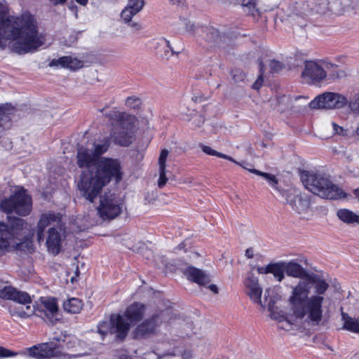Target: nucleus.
<instances>
[{
	"instance_id": "obj_1",
	"label": "nucleus",
	"mask_w": 359,
	"mask_h": 359,
	"mask_svg": "<svg viewBox=\"0 0 359 359\" xmlns=\"http://www.w3.org/2000/svg\"><path fill=\"white\" fill-rule=\"evenodd\" d=\"M285 274L302 279L292 287L289 297L292 311L297 318H306L313 325H320L323 318L325 294L329 283L323 277L309 273L294 260L284 262Z\"/></svg>"
},
{
	"instance_id": "obj_2",
	"label": "nucleus",
	"mask_w": 359,
	"mask_h": 359,
	"mask_svg": "<svg viewBox=\"0 0 359 359\" xmlns=\"http://www.w3.org/2000/svg\"><path fill=\"white\" fill-rule=\"evenodd\" d=\"M6 0H0V50L8 45L18 55L34 53L46 43V36L38 30L34 15L25 11L18 16L8 15Z\"/></svg>"
},
{
	"instance_id": "obj_3",
	"label": "nucleus",
	"mask_w": 359,
	"mask_h": 359,
	"mask_svg": "<svg viewBox=\"0 0 359 359\" xmlns=\"http://www.w3.org/2000/svg\"><path fill=\"white\" fill-rule=\"evenodd\" d=\"M123 174V167L118 159H105L100 162L96 170L82 171L77 182L79 194L86 201L93 203L111 181L119 183Z\"/></svg>"
},
{
	"instance_id": "obj_4",
	"label": "nucleus",
	"mask_w": 359,
	"mask_h": 359,
	"mask_svg": "<svg viewBox=\"0 0 359 359\" xmlns=\"http://www.w3.org/2000/svg\"><path fill=\"white\" fill-rule=\"evenodd\" d=\"M105 116L113 121L111 136L114 142L121 146H129L135 138L136 118L116 109L110 110Z\"/></svg>"
},
{
	"instance_id": "obj_5",
	"label": "nucleus",
	"mask_w": 359,
	"mask_h": 359,
	"mask_svg": "<svg viewBox=\"0 0 359 359\" xmlns=\"http://www.w3.org/2000/svg\"><path fill=\"white\" fill-rule=\"evenodd\" d=\"M301 180L306 189L320 198L336 200L346 196L339 187L319 173L304 170L301 172Z\"/></svg>"
},
{
	"instance_id": "obj_6",
	"label": "nucleus",
	"mask_w": 359,
	"mask_h": 359,
	"mask_svg": "<svg viewBox=\"0 0 359 359\" xmlns=\"http://www.w3.org/2000/svg\"><path fill=\"white\" fill-rule=\"evenodd\" d=\"M58 310L56 299L53 297H41L36 308L32 307L27 304L25 308L20 306L15 308L13 306L9 307V313L13 316H18L20 318H25L29 317L32 314L50 322L53 321V318L57 314Z\"/></svg>"
},
{
	"instance_id": "obj_7",
	"label": "nucleus",
	"mask_w": 359,
	"mask_h": 359,
	"mask_svg": "<svg viewBox=\"0 0 359 359\" xmlns=\"http://www.w3.org/2000/svg\"><path fill=\"white\" fill-rule=\"evenodd\" d=\"M31 196L23 187H18L8 197L0 203L1 210L6 213H16L20 216H26L32 210Z\"/></svg>"
},
{
	"instance_id": "obj_8",
	"label": "nucleus",
	"mask_w": 359,
	"mask_h": 359,
	"mask_svg": "<svg viewBox=\"0 0 359 359\" xmlns=\"http://www.w3.org/2000/svg\"><path fill=\"white\" fill-rule=\"evenodd\" d=\"M26 225L27 223L21 218H15L11 225L0 223V255L20 244L22 231Z\"/></svg>"
},
{
	"instance_id": "obj_9",
	"label": "nucleus",
	"mask_w": 359,
	"mask_h": 359,
	"mask_svg": "<svg viewBox=\"0 0 359 359\" xmlns=\"http://www.w3.org/2000/svg\"><path fill=\"white\" fill-rule=\"evenodd\" d=\"M337 68V65L327 60H306L302 77L309 84L319 85L327 79L328 72Z\"/></svg>"
},
{
	"instance_id": "obj_10",
	"label": "nucleus",
	"mask_w": 359,
	"mask_h": 359,
	"mask_svg": "<svg viewBox=\"0 0 359 359\" xmlns=\"http://www.w3.org/2000/svg\"><path fill=\"white\" fill-rule=\"evenodd\" d=\"M123 202L114 194L107 193L100 198L97 212L103 220L113 219L123 212Z\"/></svg>"
},
{
	"instance_id": "obj_11",
	"label": "nucleus",
	"mask_w": 359,
	"mask_h": 359,
	"mask_svg": "<svg viewBox=\"0 0 359 359\" xmlns=\"http://www.w3.org/2000/svg\"><path fill=\"white\" fill-rule=\"evenodd\" d=\"M130 330V323L120 314H114L109 320L100 322L97 325V331L102 337L108 333L115 334L120 339H123Z\"/></svg>"
},
{
	"instance_id": "obj_12",
	"label": "nucleus",
	"mask_w": 359,
	"mask_h": 359,
	"mask_svg": "<svg viewBox=\"0 0 359 359\" xmlns=\"http://www.w3.org/2000/svg\"><path fill=\"white\" fill-rule=\"evenodd\" d=\"M347 104V97L341 93L325 92L316 96L309 102V107L313 109H339Z\"/></svg>"
},
{
	"instance_id": "obj_13",
	"label": "nucleus",
	"mask_w": 359,
	"mask_h": 359,
	"mask_svg": "<svg viewBox=\"0 0 359 359\" xmlns=\"http://www.w3.org/2000/svg\"><path fill=\"white\" fill-rule=\"evenodd\" d=\"M26 351L29 356L36 359H50L52 358L72 359L75 358L74 355L64 354L62 352L61 346L57 345L54 341L33 346L27 348Z\"/></svg>"
},
{
	"instance_id": "obj_14",
	"label": "nucleus",
	"mask_w": 359,
	"mask_h": 359,
	"mask_svg": "<svg viewBox=\"0 0 359 359\" xmlns=\"http://www.w3.org/2000/svg\"><path fill=\"white\" fill-rule=\"evenodd\" d=\"M168 311H162L160 313L152 316L145 319L139 324L133 331L135 338H144L154 334L157 328L163 323L168 320Z\"/></svg>"
},
{
	"instance_id": "obj_15",
	"label": "nucleus",
	"mask_w": 359,
	"mask_h": 359,
	"mask_svg": "<svg viewBox=\"0 0 359 359\" xmlns=\"http://www.w3.org/2000/svg\"><path fill=\"white\" fill-rule=\"evenodd\" d=\"M287 203L299 215L306 214L309 210L310 201L306 196L300 194L295 188H289L281 192Z\"/></svg>"
},
{
	"instance_id": "obj_16",
	"label": "nucleus",
	"mask_w": 359,
	"mask_h": 359,
	"mask_svg": "<svg viewBox=\"0 0 359 359\" xmlns=\"http://www.w3.org/2000/svg\"><path fill=\"white\" fill-rule=\"evenodd\" d=\"M46 245L48 252L57 255L62 248V242L66 238V231L62 225L49 227L46 232Z\"/></svg>"
},
{
	"instance_id": "obj_17",
	"label": "nucleus",
	"mask_w": 359,
	"mask_h": 359,
	"mask_svg": "<svg viewBox=\"0 0 359 359\" xmlns=\"http://www.w3.org/2000/svg\"><path fill=\"white\" fill-rule=\"evenodd\" d=\"M105 159L111 158H103L99 160L90 148L83 147H79L76 154V163L81 168H86L85 170H96L98 165Z\"/></svg>"
},
{
	"instance_id": "obj_18",
	"label": "nucleus",
	"mask_w": 359,
	"mask_h": 359,
	"mask_svg": "<svg viewBox=\"0 0 359 359\" xmlns=\"http://www.w3.org/2000/svg\"><path fill=\"white\" fill-rule=\"evenodd\" d=\"M61 217L60 214L52 211H48L43 213L37 223L36 228V239L39 243L43 241L45 236L44 231L48 227L57 226L61 225Z\"/></svg>"
},
{
	"instance_id": "obj_19",
	"label": "nucleus",
	"mask_w": 359,
	"mask_h": 359,
	"mask_svg": "<svg viewBox=\"0 0 359 359\" xmlns=\"http://www.w3.org/2000/svg\"><path fill=\"white\" fill-rule=\"evenodd\" d=\"M244 285L246 293L250 299L262 307L264 308L265 305L262 301V288L259 284L258 278L252 273L249 272L244 280Z\"/></svg>"
},
{
	"instance_id": "obj_20",
	"label": "nucleus",
	"mask_w": 359,
	"mask_h": 359,
	"mask_svg": "<svg viewBox=\"0 0 359 359\" xmlns=\"http://www.w3.org/2000/svg\"><path fill=\"white\" fill-rule=\"evenodd\" d=\"M0 298L3 299L12 300L19 304H21L24 308L30 304L32 299L28 293L17 290L11 286H5L0 290ZM19 308V306L18 307Z\"/></svg>"
},
{
	"instance_id": "obj_21",
	"label": "nucleus",
	"mask_w": 359,
	"mask_h": 359,
	"mask_svg": "<svg viewBox=\"0 0 359 359\" xmlns=\"http://www.w3.org/2000/svg\"><path fill=\"white\" fill-rule=\"evenodd\" d=\"M145 313V306L139 302H135L127 307L124 313L121 315L126 320L131 324L140 321Z\"/></svg>"
},
{
	"instance_id": "obj_22",
	"label": "nucleus",
	"mask_w": 359,
	"mask_h": 359,
	"mask_svg": "<svg viewBox=\"0 0 359 359\" xmlns=\"http://www.w3.org/2000/svg\"><path fill=\"white\" fill-rule=\"evenodd\" d=\"M257 271L259 274H272L278 282L285 278L284 261L270 263L265 266H258Z\"/></svg>"
},
{
	"instance_id": "obj_23",
	"label": "nucleus",
	"mask_w": 359,
	"mask_h": 359,
	"mask_svg": "<svg viewBox=\"0 0 359 359\" xmlns=\"http://www.w3.org/2000/svg\"><path fill=\"white\" fill-rule=\"evenodd\" d=\"M50 67H62L71 70H76L83 67V62L72 56H63L53 59L48 64Z\"/></svg>"
},
{
	"instance_id": "obj_24",
	"label": "nucleus",
	"mask_w": 359,
	"mask_h": 359,
	"mask_svg": "<svg viewBox=\"0 0 359 359\" xmlns=\"http://www.w3.org/2000/svg\"><path fill=\"white\" fill-rule=\"evenodd\" d=\"M194 36L201 38L210 44L218 43L222 38L217 29L201 26H197L196 34Z\"/></svg>"
},
{
	"instance_id": "obj_25",
	"label": "nucleus",
	"mask_w": 359,
	"mask_h": 359,
	"mask_svg": "<svg viewBox=\"0 0 359 359\" xmlns=\"http://www.w3.org/2000/svg\"><path fill=\"white\" fill-rule=\"evenodd\" d=\"M184 276L192 282L199 285H205L209 283L210 278L202 270L194 266H188L183 271Z\"/></svg>"
},
{
	"instance_id": "obj_26",
	"label": "nucleus",
	"mask_w": 359,
	"mask_h": 359,
	"mask_svg": "<svg viewBox=\"0 0 359 359\" xmlns=\"http://www.w3.org/2000/svg\"><path fill=\"white\" fill-rule=\"evenodd\" d=\"M281 287L280 286H271L266 289L264 292L265 306H268L269 310H271L276 303L280 300Z\"/></svg>"
},
{
	"instance_id": "obj_27",
	"label": "nucleus",
	"mask_w": 359,
	"mask_h": 359,
	"mask_svg": "<svg viewBox=\"0 0 359 359\" xmlns=\"http://www.w3.org/2000/svg\"><path fill=\"white\" fill-rule=\"evenodd\" d=\"M168 154V150L164 149L161 151L158 158V165L159 177L158 180V186L159 188L164 187L170 177V175L165 173V161H167Z\"/></svg>"
},
{
	"instance_id": "obj_28",
	"label": "nucleus",
	"mask_w": 359,
	"mask_h": 359,
	"mask_svg": "<svg viewBox=\"0 0 359 359\" xmlns=\"http://www.w3.org/2000/svg\"><path fill=\"white\" fill-rule=\"evenodd\" d=\"M337 216L340 221L348 225H359V212L341 208L337 210Z\"/></svg>"
},
{
	"instance_id": "obj_29",
	"label": "nucleus",
	"mask_w": 359,
	"mask_h": 359,
	"mask_svg": "<svg viewBox=\"0 0 359 359\" xmlns=\"http://www.w3.org/2000/svg\"><path fill=\"white\" fill-rule=\"evenodd\" d=\"M156 54L163 59H168L175 52L170 46V43L165 39H161L156 43Z\"/></svg>"
},
{
	"instance_id": "obj_30",
	"label": "nucleus",
	"mask_w": 359,
	"mask_h": 359,
	"mask_svg": "<svg viewBox=\"0 0 359 359\" xmlns=\"http://www.w3.org/2000/svg\"><path fill=\"white\" fill-rule=\"evenodd\" d=\"M290 310L292 309L290 308ZM292 314L291 316H287V317H283L282 320H280V322L278 323V328L283 329L285 330H290L292 329V326L302 322L305 321L308 323L309 324H311L313 325L311 323L309 322L306 319V318H297L294 316L292 311H291Z\"/></svg>"
},
{
	"instance_id": "obj_31",
	"label": "nucleus",
	"mask_w": 359,
	"mask_h": 359,
	"mask_svg": "<svg viewBox=\"0 0 359 359\" xmlns=\"http://www.w3.org/2000/svg\"><path fill=\"white\" fill-rule=\"evenodd\" d=\"M174 29L180 33H188L194 36L196 34L197 26L191 23L187 18H180L179 21L174 25Z\"/></svg>"
},
{
	"instance_id": "obj_32",
	"label": "nucleus",
	"mask_w": 359,
	"mask_h": 359,
	"mask_svg": "<svg viewBox=\"0 0 359 359\" xmlns=\"http://www.w3.org/2000/svg\"><path fill=\"white\" fill-rule=\"evenodd\" d=\"M344 322L343 328L353 333L359 334V317H351L347 313L341 312Z\"/></svg>"
},
{
	"instance_id": "obj_33",
	"label": "nucleus",
	"mask_w": 359,
	"mask_h": 359,
	"mask_svg": "<svg viewBox=\"0 0 359 359\" xmlns=\"http://www.w3.org/2000/svg\"><path fill=\"white\" fill-rule=\"evenodd\" d=\"M187 110L190 112L189 114L185 112L183 108L181 109L182 118L187 121H192L194 127H200L204 123V117L196 113L194 110Z\"/></svg>"
},
{
	"instance_id": "obj_34",
	"label": "nucleus",
	"mask_w": 359,
	"mask_h": 359,
	"mask_svg": "<svg viewBox=\"0 0 359 359\" xmlns=\"http://www.w3.org/2000/svg\"><path fill=\"white\" fill-rule=\"evenodd\" d=\"M109 147V141L107 139H103L95 141L92 147L90 148L92 149L94 154L96 157L100 160L102 158L101 156L104 154Z\"/></svg>"
},
{
	"instance_id": "obj_35",
	"label": "nucleus",
	"mask_w": 359,
	"mask_h": 359,
	"mask_svg": "<svg viewBox=\"0 0 359 359\" xmlns=\"http://www.w3.org/2000/svg\"><path fill=\"white\" fill-rule=\"evenodd\" d=\"M83 307L82 301L78 298H70L63 304L64 309L68 313H78Z\"/></svg>"
},
{
	"instance_id": "obj_36",
	"label": "nucleus",
	"mask_w": 359,
	"mask_h": 359,
	"mask_svg": "<svg viewBox=\"0 0 359 359\" xmlns=\"http://www.w3.org/2000/svg\"><path fill=\"white\" fill-rule=\"evenodd\" d=\"M200 148L207 155L212 156H217L219 158L226 159V160H228L229 161H231V162H233V163H236L237 165H241L238 162H237L232 157H231V156H229L228 155H226L224 154H222L221 152H219V151L213 149L212 148H211L209 146H207V145H205V144H201L200 145Z\"/></svg>"
},
{
	"instance_id": "obj_37",
	"label": "nucleus",
	"mask_w": 359,
	"mask_h": 359,
	"mask_svg": "<svg viewBox=\"0 0 359 359\" xmlns=\"http://www.w3.org/2000/svg\"><path fill=\"white\" fill-rule=\"evenodd\" d=\"M250 172L256 174L257 175H259L262 177H264L269 183V184L273 187V189H277V184H278V180L276 177L274 175H271L270 173L264 172L262 171H259L256 169H251L249 170Z\"/></svg>"
},
{
	"instance_id": "obj_38",
	"label": "nucleus",
	"mask_w": 359,
	"mask_h": 359,
	"mask_svg": "<svg viewBox=\"0 0 359 359\" xmlns=\"http://www.w3.org/2000/svg\"><path fill=\"white\" fill-rule=\"evenodd\" d=\"M348 108L355 114H359V91L352 94L349 98H347Z\"/></svg>"
},
{
	"instance_id": "obj_39",
	"label": "nucleus",
	"mask_w": 359,
	"mask_h": 359,
	"mask_svg": "<svg viewBox=\"0 0 359 359\" xmlns=\"http://www.w3.org/2000/svg\"><path fill=\"white\" fill-rule=\"evenodd\" d=\"M257 4V0H242L244 11L252 15H255L258 12Z\"/></svg>"
},
{
	"instance_id": "obj_40",
	"label": "nucleus",
	"mask_w": 359,
	"mask_h": 359,
	"mask_svg": "<svg viewBox=\"0 0 359 359\" xmlns=\"http://www.w3.org/2000/svg\"><path fill=\"white\" fill-rule=\"evenodd\" d=\"M138 13L140 12L137 10L126 5L121 11V18L125 22H129L131 21L133 16L137 15Z\"/></svg>"
},
{
	"instance_id": "obj_41",
	"label": "nucleus",
	"mask_w": 359,
	"mask_h": 359,
	"mask_svg": "<svg viewBox=\"0 0 359 359\" xmlns=\"http://www.w3.org/2000/svg\"><path fill=\"white\" fill-rule=\"evenodd\" d=\"M331 126L333 135L341 137H348L349 135L350 131L348 128H344L335 122H332Z\"/></svg>"
},
{
	"instance_id": "obj_42",
	"label": "nucleus",
	"mask_w": 359,
	"mask_h": 359,
	"mask_svg": "<svg viewBox=\"0 0 359 359\" xmlns=\"http://www.w3.org/2000/svg\"><path fill=\"white\" fill-rule=\"evenodd\" d=\"M126 105L131 109H138L141 105V100L135 96L128 97L126 100Z\"/></svg>"
},
{
	"instance_id": "obj_43",
	"label": "nucleus",
	"mask_w": 359,
	"mask_h": 359,
	"mask_svg": "<svg viewBox=\"0 0 359 359\" xmlns=\"http://www.w3.org/2000/svg\"><path fill=\"white\" fill-rule=\"evenodd\" d=\"M144 0H128L127 6L140 12L144 7Z\"/></svg>"
},
{
	"instance_id": "obj_44",
	"label": "nucleus",
	"mask_w": 359,
	"mask_h": 359,
	"mask_svg": "<svg viewBox=\"0 0 359 359\" xmlns=\"http://www.w3.org/2000/svg\"><path fill=\"white\" fill-rule=\"evenodd\" d=\"M259 67H260V74L259 75L257 79L255 81V82L252 84V88L255 90H258L261 88L262 83H263V63L261 61L259 62Z\"/></svg>"
},
{
	"instance_id": "obj_45",
	"label": "nucleus",
	"mask_w": 359,
	"mask_h": 359,
	"mask_svg": "<svg viewBox=\"0 0 359 359\" xmlns=\"http://www.w3.org/2000/svg\"><path fill=\"white\" fill-rule=\"evenodd\" d=\"M19 353L17 352H14L9 349H7L4 347L0 346V358H10L15 357L18 355Z\"/></svg>"
},
{
	"instance_id": "obj_46",
	"label": "nucleus",
	"mask_w": 359,
	"mask_h": 359,
	"mask_svg": "<svg viewBox=\"0 0 359 359\" xmlns=\"http://www.w3.org/2000/svg\"><path fill=\"white\" fill-rule=\"evenodd\" d=\"M269 66L273 73L278 72L283 67V65L280 62L274 60L270 61Z\"/></svg>"
},
{
	"instance_id": "obj_47",
	"label": "nucleus",
	"mask_w": 359,
	"mask_h": 359,
	"mask_svg": "<svg viewBox=\"0 0 359 359\" xmlns=\"http://www.w3.org/2000/svg\"><path fill=\"white\" fill-rule=\"evenodd\" d=\"M269 311L271 312V313H270L271 318L272 319L277 320L278 323L280 322V320L283 319V317H285L284 315H282L280 313L274 311V307L271 310H269Z\"/></svg>"
},
{
	"instance_id": "obj_48",
	"label": "nucleus",
	"mask_w": 359,
	"mask_h": 359,
	"mask_svg": "<svg viewBox=\"0 0 359 359\" xmlns=\"http://www.w3.org/2000/svg\"><path fill=\"white\" fill-rule=\"evenodd\" d=\"M193 357V353L190 350H185L182 353V359H191Z\"/></svg>"
},
{
	"instance_id": "obj_49",
	"label": "nucleus",
	"mask_w": 359,
	"mask_h": 359,
	"mask_svg": "<svg viewBox=\"0 0 359 359\" xmlns=\"http://www.w3.org/2000/svg\"><path fill=\"white\" fill-rule=\"evenodd\" d=\"M69 9L73 13L75 18H77L78 17V8L76 5L72 4L69 6Z\"/></svg>"
},
{
	"instance_id": "obj_50",
	"label": "nucleus",
	"mask_w": 359,
	"mask_h": 359,
	"mask_svg": "<svg viewBox=\"0 0 359 359\" xmlns=\"http://www.w3.org/2000/svg\"><path fill=\"white\" fill-rule=\"evenodd\" d=\"M169 2L172 5L181 6L184 5L186 0H168Z\"/></svg>"
},
{
	"instance_id": "obj_51",
	"label": "nucleus",
	"mask_w": 359,
	"mask_h": 359,
	"mask_svg": "<svg viewBox=\"0 0 359 359\" xmlns=\"http://www.w3.org/2000/svg\"><path fill=\"white\" fill-rule=\"evenodd\" d=\"M245 256L248 258H252L254 256V251L252 248H248L245 251Z\"/></svg>"
},
{
	"instance_id": "obj_52",
	"label": "nucleus",
	"mask_w": 359,
	"mask_h": 359,
	"mask_svg": "<svg viewBox=\"0 0 359 359\" xmlns=\"http://www.w3.org/2000/svg\"><path fill=\"white\" fill-rule=\"evenodd\" d=\"M208 288L210 290H211L213 293L217 294L218 293V287L216 285L211 284L208 286Z\"/></svg>"
},
{
	"instance_id": "obj_53",
	"label": "nucleus",
	"mask_w": 359,
	"mask_h": 359,
	"mask_svg": "<svg viewBox=\"0 0 359 359\" xmlns=\"http://www.w3.org/2000/svg\"><path fill=\"white\" fill-rule=\"evenodd\" d=\"M344 74H345L344 71L339 69L336 72V74H333V77L334 78H340V77L343 76Z\"/></svg>"
},
{
	"instance_id": "obj_54",
	"label": "nucleus",
	"mask_w": 359,
	"mask_h": 359,
	"mask_svg": "<svg viewBox=\"0 0 359 359\" xmlns=\"http://www.w3.org/2000/svg\"><path fill=\"white\" fill-rule=\"evenodd\" d=\"M49 1H51L54 5L63 4L64 3H65L67 1V0H49Z\"/></svg>"
},
{
	"instance_id": "obj_55",
	"label": "nucleus",
	"mask_w": 359,
	"mask_h": 359,
	"mask_svg": "<svg viewBox=\"0 0 359 359\" xmlns=\"http://www.w3.org/2000/svg\"><path fill=\"white\" fill-rule=\"evenodd\" d=\"M118 359H131V358L127 355L126 353H122L121 354L118 358Z\"/></svg>"
},
{
	"instance_id": "obj_56",
	"label": "nucleus",
	"mask_w": 359,
	"mask_h": 359,
	"mask_svg": "<svg viewBox=\"0 0 359 359\" xmlns=\"http://www.w3.org/2000/svg\"><path fill=\"white\" fill-rule=\"evenodd\" d=\"M78 4L81 6H86L88 4V0H75Z\"/></svg>"
},
{
	"instance_id": "obj_57",
	"label": "nucleus",
	"mask_w": 359,
	"mask_h": 359,
	"mask_svg": "<svg viewBox=\"0 0 359 359\" xmlns=\"http://www.w3.org/2000/svg\"><path fill=\"white\" fill-rule=\"evenodd\" d=\"M353 195L359 201V188L353 190Z\"/></svg>"
},
{
	"instance_id": "obj_58",
	"label": "nucleus",
	"mask_w": 359,
	"mask_h": 359,
	"mask_svg": "<svg viewBox=\"0 0 359 359\" xmlns=\"http://www.w3.org/2000/svg\"><path fill=\"white\" fill-rule=\"evenodd\" d=\"M166 162H167V161H165V174H167V175H170V172H169V171L168 170V169H167V164H166Z\"/></svg>"
},
{
	"instance_id": "obj_59",
	"label": "nucleus",
	"mask_w": 359,
	"mask_h": 359,
	"mask_svg": "<svg viewBox=\"0 0 359 359\" xmlns=\"http://www.w3.org/2000/svg\"><path fill=\"white\" fill-rule=\"evenodd\" d=\"M191 181H192V179L187 178V180H184V183H188V182H191Z\"/></svg>"
},
{
	"instance_id": "obj_60",
	"label": "nucleus",
	"mask_w": 359,
	"mask_h": 359,
	"mask_svg": "<svg viewBox=\"0 0 359 359\" xmlns=\"http://www.w3.org/2000/svg\"><path fill=\"white\" fill-rule=\"evenodd\" d=\"M134 26L137 27L138 29L140 27L137 23L134 24Z\"/></svg>"
},
{
	"instance_id": "obj_61",
	"label": "nucleus",
	"mask_w": 359,
	"mask_h": 359,
	"mask_svg": "<svg viewBox=\"0 0 359 359\" xmlns=\"http://www.w3.org/2000/svg\"><path fill=\"white\" fill-rule=\"evenodd\" d=\"M243 77H244V76L241 74V79H242Z\"/></svg>"
},
{
	"instance_id": "obj_62",
	"label": "nucleus",
	"mask_w": 359,
	"mask_h": 359,
	"mask_svg": "<svg viewBox=\"0 0 359 359\" xmlns=\"http://www.w3.org/2000/svg\"><path fill=\"white\" fill-rule=\"evenodd\" d=\"M282 99H286V97H285V96H283V97H282Z\"/></svg>"
}]
</instances>
